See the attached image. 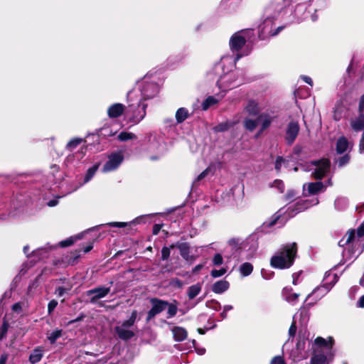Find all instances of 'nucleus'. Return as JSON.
I'll return each instance as SVG.
<instances>
[{"mask_svg":"<svg viewBox=\"0 0 364 364\" xmlns=\"http://www.w3.org/2000/svg\"><path fill=\"white\" fill-rule=\"evenodd\" d=\"M253 270V266L250 262L242 263L239 268V271L242 277L249 276Z\"/></svg>","mask_w":364,"mask_h":364,"instance_id":"33","label":"nucleus"},{"mask_svg":"<svg viewBox=\"0 0 364 364\" xmlns=\"http://www.w3.org/2000/svg\"><path fill=\"white\" fill-rule=\"evenodd\" d=\"M166 308L168 309H167V318H172L176 314L178 308L176 304H169L168 302V305H167Z\"/></svg>","mask_w":364,"mask_h":364,"instance_id":"40","label":"nucleus"},{"mask_svg":"<svg viewBox=\"0 0 364 364\" xmlns=\"http://www.w3.org/2000/svg\"><path fill=\"white\" fill-rule=\"evenodd\" d=\"M364 109V95H363L359 102V110L362 112Z\"/></svg>","mask_w":364,"mask_h":364,"instance_id":"60","label":"nucleus"},{"mask_svg":"<svg viewBox=\"0 0 364 364\" xmlns=\"http://www.w3.org/2000/svg\"><path fill=\"white\" fill-rule=\"evenodd\" d=\"M81 142H82V139H80V138L73 139L68 143L67 148L72 150V149L76 148Z\"/></svg>","mask_w":364,"mask_h":364,"instance_id":"43","label":"nucleus"},{"mask_svg":"<svg viewBox=\"0 0 364 364\" xmlns=\"http://www.w3.org/2000/svg\"><path fill=\"white\" fill-rule=\"evenodd\" d=\"M124 161L122 151L112 152L107 156V161L104 164L102 171L103 173L112 172L117 169Z\"/></svg>","mask_w":364,"mask_h":364,"instance_id":"8","label":"nucleus"},{"mask_svg":"<svg viewBox=\"0 0 364 364\" xmlns=\"http://www.w3.org/2000/svg\"><path fill=\"white\" fill-rule=\"evenodd\" d=\"M8 358V355L6 354H2L0 358V364H6Z\"/></svg>","mask_w":364,"mask_h":364,"instance_id":"63","label":"nucleus"},{"mask_svg":"<svg viewBox=\"0 0 364 364\" xmlns=\"http://www.w3.org/2000/svg\"><path fill=\"white\" fill-rule=\"evenodd\" d=\"M109 291H110L109 287H101L95 288V289L89 290L87 292V294L92 295V296L90 299V302L94 304L98 299L106 296L109 293Z\"/></svg>","mask_w":364,"mask_h":364,"instance_id":"14","label":"nucleus"},{"mask_svg":"<svg viewBox=\"0 0 364 364\" xmlns=\"http://www.w3.org/2000/svg\"><path fill=\"white\" fill-rule=\"evenodd\" d=\"M181 256L187 262H193L195 257L190 255V246L187 242H181L177 245Z\"/></svg>","mask_w":364,"mask_h":364,"instance_id":"18","label":"nucleus"},{"mask_svg":"<svg viewBox=\"0 0 364 364\" xmlns=\"http://www.w3.org/2000/svg\"><path fill=\"white\" fill-rule=\"evenodd\" d=\"M115 331L119 338L122 340L130 339L134 336L133 331L130 330L129 328H125L121 326H116Z\"/></svg>","mask_w":364,"mask_h":364,"instance_id":"20","label":"nucleus"},{"mask_svg":"<svg viewBox=\"0 0 364 364\" xmlns=\"http://www.w3.org/2000/svg\"><path fill=\"white\" fill-rule=\"evenodd\" d=\"M99 168V164H95L90 167L87 171L85 176L84 183H86L90 181L95 174L96 171Z\"/></svg>","mask_w":364,"mask_h":364,"instance_id":"38","label":"nucleus"},{"mask_svg":"<svg viewBox=\"0 0 364 364\" xmlns=\"http://www.w3.org/2000/svg\"><path fill=\"white\" fill-rule=\"evenodd\" d=\"M270 364H287L284 358L281 355L274 356L270 362Z\"/></svg>","mask_w":364,"mask_h":364,"instance_id":"48","label":"nucleus"},{"mask_svg":"<svg viewBox=\"0 0 364 364\" xmlns=\"http://www.w3.org/2000/svg\"><path fill=\"white\" fill-rule=\"evenodd\" d=\"M272 187L277 188L281 193L284 191V185L280 180H275L272 183Z\"/></svg>","mask_w":364,"mask_h":364,"instance_id":"47","label":"nucleus"},{"mask_svg":"<svg viewBox=\"0 0 364 364\" xmlns=\"http://www.w3.org/2000/svg\"><path fill=\"white\" fill-rule=\"evenodd\" d=\"M330 169V161L328 159H321L317 161H311L305 164H300L296 166L294 171H311V175L316 179L322 178Z\"/></svg>","mask_w":364,"mask_h":364,"instance_id":"5","label":"nucleus"},{"mask_svg":"<svg viewBox=\"0 0 364 364\" xmlns=\"http://www.w3.org/2000/svg\"><path fill=\"white\" fill-rule=\"evenodd\" d=\"M150 302L152 305V307L147 314V321L151 320L156 315L164 311L168 305V301H163L156 298L151 299Z\"/></svg>","mask_w":364,"mask_h":364,"instance_id":"12","label":"nucleus"},{"mask_svg":"<svg viewBox=\"0 0 364 364\" xmlns=\"http://www.w3.org/2000/svg\"><path fill=\"white\" fill-rule=\"evenodd\" d=\"M333 340L329 337L326 340L318 337L312 343L314 355L311 357L310 364H328L333 356Z\"/></svg>","mask_w":364,"mask_h":364,"instance_id":"3","label":"nucleus"},{"mask_svg":"<svg viewBox=\"0 0 364 364\" xmlns=\"http://www.w3.org/2000/svg\"><path fill=\"white\" fill-rule=\"evenodd\" d=\"M156 77L146 74L137 82L138 89L141 93V100L128 106V112H133V121L139 122L146 115L147 105L141 100L151 99L157 95L159 87L156 82Z\"/></svg>","mask_w":364,"mask_h":364,"instance_id":"1","label":"nucleus"},{"mask_svg":"<svg viewBox=\"0 0 364 364\" xmlns=\"http://www.w3.org/2000/svg\"><path fill=\"white\" fill-rule=\"evenodd\" d=\"M349 159H350V158H349L348 155H345V156L341 157L338 161V166H343L346 165V164L348 163Z\"/></svg>","mask_w":364,"mask_h":364,"instance_id":"52","label":"nucleus"},{"mask_svg":"<svg viewBox=\"0 0 364 364\" xmlns=\"http://www.w3.org/2000/svg\"><path fill=\"white\" fill-rule=\"evenodd\" d=\"M245 110L250 115H257L259 112V103L255 100H250L245 107Z\"/></svg>","mask_w":364,"mask_h":364,"instance_id":"24","label":"nucleus"},{"mask_svg":"<svg viewBox=\"0 0 364 364\" xmlns=\"http://www.w3.org/2000/svg\"><path fill=\"white\" fill-rule=\"evenodd\" d=\"M43 350L40 348H35L29 356V361L32 364L38 363L43 358Z\"/></svg>","mask_w":364,"mask_h":364,"instance_id":"29","label":"nucleus"},{"mask_svg":"<svg viewBox=\"0 0 364 364\" xmlns=\"http://www.w3.org/2000/svg\"><path fill=\"white\" fill-rule=\"evenodd\" d=\"M301 77L307 84L310 85L311 86L313 85V81L310 77L306 75H302Z\"/></svg>","mask_w":364,"mask_h":364,"instance_id":"59","label":"nucleus"},{"mask_svg":"<svg viewBox=\"0 0 364 364\" xmlns=\"http://www.w3.org/2000/svg\"><path fill=\"white\" fill-rule=\"evenodd\" d=\"M348 148V140L342 136L339 138L336 143V151L338 154H343L345 152Z\"/></svg>","mask_w":364,"mask_h":364,"instance_id":"31","label":"nucleus"},{"mask_svg":"<svg viewBox=\"0 0 364 364\" xmlns=\"http://www.w3.org/2000/svg\"><path fill=\"white\" fill-rule=\"evenodd\" d=\"M273 19L267 18L259 26V35L262 39L267 36H274L278 34L282 29V26H279L275 31L272 30Z\"/></svg>","mask_w":364,"mask_h":364,"instance_id":"11","label":"nucleus"},{"mask_svg":"<svg viewBox=\"0 0 364 364\" xmlns=\"http://www.w3.org/2000/svg\"><path fill=\"white\" fill-rule=\"evenodd\" d=\"M333 284H328L327 282L317 288H316L312 292V295H316L317 297H321L326 294L332 287Z\"/></svg>","mask_w":364,"mask_h":364,"instance_id":"28","label":"nucleus"},{"mask_svg":"<svg viewBox=\"0 0 364 364\" xmlns=\"http://www.w3.org/2000/svg\"><path fill=\"white\" fill-rule=\"evenodd\" d=\"M318 198H313L312 199L300 200L295 204L289 205L287 208L288 218H292L297 213L305 210L306 209L316 205L318 203Z\"/></svg>","mask_w":364,"mask_h":364,"instance_id":"9","label":"nucleus"},{"mask_svg":"<svg viewBox=\"0 0 364 364\" xmlns=\"http://www.w3.org/2000/svg\"><path fill=\"white\" fill-rule=\"evenodd\" d=\"M242 55H237V57L225 55L221 58L218 68L222 69L223 74L220 75L217 84L223 92L235 87L242 82V77L240 72L232 70Z\"/></svg>","mask_w":364,"mask_h":364,"instance_id":"2","label":"nucleus"},{"mask_svg":"<svg viewBox=\"0 0 364 364\" xmlns=\"http://www.w3.org/2000/svg\"><path fill=\"white\" fill-rule=\"evenodd\" d=\"M235 123L231 121H225L218 124L217 126L213 127V130L215 132H223L228 130L234 126Z\"/></svg>","mask_w":364,"mask_h":364,"instance_id":"30","label":"nucleus"},{"mask_svg":"<svg viewBox=\"0 0 364 364\" xmlns=\"http://www.w3.org/2000/svg\"><path fill=\"white\" fill-rule=\"evenodd\" d=\"M299 132V125L297 122H290L287 127L285 139L289 144H291L297 137Z\"/></svg>","mask_w":364,"mask_h":364,"instance_id":"13","label":"nucleus"},{"mask_svg":"<svg viewBox=\"0 0 364 364\" xmlns=\"http://www.w3.org/2000/svg\"><path fill=\"white\" fill-rule=\"evenodd\" d=\"M281 211L282 210H279V211L272 215V217L269 220L265 221L263 225L266 228H270L276 225L282 215Z\"/></svg>","mask_w":364,"mask_h":364,"instance_id":"34","label":"nucleus"},{"mask_svg":"<svg viewBox=\"0 0 364 364\" xmlns=\"http://www.w3.org/2000/svg\"><path fill=\"white\" fill-rule=\"evenodd\" d=\"M296 192L293 190L288 191L287 193L285 196V198L287 200H292L296 197Z\"/></svg>","mask_w":364,"mask_h":364,"instance_id":"55","label":"nucleus"},{"mask_svg":"<svg viewBox=\"0 0 364 364\" xmlns=\"http://www.w3.org/2000/svg\"><path fill=\"white\" fill-rule=\"evenodd\" d=\"M297 253L296 242L283 245L271 258V266L277 269L289 268L294 263Z\"/></svg>","mask_w":364,"mask_h":364,"instance_id":"4","label":"nucleus"},{"mask_svg":"<svg viewBox=\"0 0 364 364\" xmlns=\"http://www.w3.org/2000/svg\"><path fill=\"white\" fill-rule=\"evenodd\" d=\"M173 338L176 341H183L187 337V331L182 327H174L172 329Z\"/></svg>","mask_w":364,"mask_h":364,"instance_id":"25","label":"nucleus"},{"mask_svg":"<svg viewBox=\"0 0 364 364\" xmlns=\"http://www.w3.org/2000/svg\"><path fill=\"white\" fill-rule=\"evenodd\" d=\"M7 331L8 323L4 321L0 328V340H1L6 336Z\"/></svg>","mask_w":364,"mask_h":364,"instance_id":"46","label":"nucleus"},{"mask_svg":"<svg viewBox=\"0 0 364 364\" xmlns=\"http://www.w3.org/2000/svg\"><path fill=\"white\" fill-rule=\"evenodd\" d=\"M326 6V2L323 1H319L314 2V0H311L310 4L308 6V10L306 4H298L294 10L295 16L298 18V20H304L309 17V14H311V19L313 21H315L317 19V16L315 14H311L312 11L314 13L324 8Z\"/></svg>","mask_w":364,"mask_h":364,"instance_id":"6","label":"nucleus"},{"mask_svg":"<svg viewBox=\"0 0 364 364\" xmlns=\"http://www.w3.org/2000/svg\"><path fill=\"white\" fill-rule=\"evenodd\" d=\"M303 189L305 193L307 191L309 195H315L319 192L324 191L326 186L322 182L318 181L304 184Z\"/></svg>","mask_w":364,"mask_h":364,"instance_id":"15","label":"nucleus"},{"mask_svg":"<svg viewBox=\"0 0 364 364\" xmlns=\"http://www.w3.org/2000/svg\"><path fill=\"white\" fill-rule=\"evenodd\" d=\"M227 272V269L225 268H221L220 269H213L210 272V275L214 277H220L224 275Z\"/></svg>","mask_w":364,"mask_h":364,"instance_id":"44","label":"nucleus"},{"mask_svg":"<svg viewBox=\"0 0 364 364\" xmlns=\"http://www.w3.org/2000/svg\"><path fill=\"white\" fill-rule=\"evenodd\" d=\"M136 316H137L136 311H133L132 312V314H131V316L129 317V318L127 321H123L120 326L125 327V328H131L132 326H134V324L136 321Z\"/></svg>","mask_w":364,"mask_h":364,"instance_id":"36","label":"nucleus"},{"mask_svg":"<svg viewBox=\"0 0 364 364\" xmlns=\"http://www.w3.org/2000/svg\"><path fill=\"white\" fill-rule=\"evenodd\" d=\"M170 249L167 247H164L161 250V259L163 260H166L170 256Z\"/></svg>","mask_w":364,"mask_h":364,"instance_id":"49","label":"nucleus"},{"mask_svg":"<svg viewBox=\"0 0 364 364\" xmlns=\"http://www.w3.org/2000/svg\"><path fill=\"white\" fill-rule=\"evenodd\" d=\"M223 262V258L222 255L219 253L215 254L213 258V264L215 266H219L222 264Z\"/></svg>","mask_w":364,"mask_h":364,"instance_id":"45","label":"nucleus"},{"mask_svg":"<svg viewBox=\"0 0 364 364\" xmlns=\"http://www.w3.org/2000/svg\"><path fill=\"white\" fill-rule=\"evenodd\" d=\"M225 96V94L219 93L215 96L208 97L202 103L203 110H207L210 107L218 104Z\"/></svg>","mask_w":364,"mask_h":364,"instance_id":"19","label":"nucleus"},{"mask_svg":"<svg viewBox=\"0 0 364 364\" xmlns=\"http://www.w3.org/2000/svg\"><path fill=\"white\" fill-rule=\"evenodd\" d=\"M57 204H58V200L57 199L50 200H49L48 202V205L50 206V207H54Z\"/></svg>","mask_w":364,"mask_h":364,"instance_id":"64","label":"nucleus"},{"mask_svg":"<svg viewBox=\"0 0 364 364\" xmlns=\"http://www.w3.org/2000/svg\"><path fill=\"white\" fill-rule=\"evenodd\" d=\"M336 275L335 274L328 273V274H326V276L324 277V281L328 282V280H332V281H333V284H334V283H336V281H334L336 279Z\"/></svg>","mask_w":364,"mask_h":364,"instance_id":"56","label":"nucleus"},{"mask_svg":"<svg viewBox=\"0 0 364 364\" xmlns=\"http://www.w3.org/2000/svg\"><path fill=\"white\" fill-rule=\"evenodd\" d=\"M202 289V284L200 283H197L193 284L188 288L187 295L189 299H193L196 296H198Z\"/></svg>","mask_w":364,"mask_h":364,"instance_id":"27","label":"nucleus"},{"mask_svg":"<svg viewBox=\"0 0 364 364\" xmlns=\"http://www.w3.org/2000/svg\"><path fill=\"white\" fill-rule=\"evenodd\" d=\"M80 237H79V236L75 237H70L67 240L61 241L59 243V245L62 247H68V246L71 245L72 244H73L75 240H77V239H80Z\"/></svg>","mask_w":364,"mask_h":364,"instance_id":"42","label":"nucleus"},{"mask_svg":"<svg viewBox=\"0 0 364 364\" xmlns=\"http://www.w3.org/2000/svg\"><path fill=\"white\" fill-rule=\"evenodd\" d=\"M230 287L228 281L222 279L216 282L212 287V291L215 294H222L227 291Z\"/></svg>","mask_w":364,"mask_h":364,"instance_id":"23","label":"nucleus"},{"mask_svg":"<svg viewBox=\"0 0 364 364\" xmlns=\"http://www.w3.org/2000/svg\"><path fill=\"white\" fill-rule=\"evenodd\" d=\"M364 236V223L358 228L355 232V230H348L343 237L339 241L338 244L343 247L350 243L357 242L360 238Z\"/></svg>","mask_w":364,"mask_h":364,"instance_id":"10","label":"nucleus"},{"mask_svg":"<svg viewBox=\"0 0 364 364\" xmlns=\"http://www.w3.org/2000/svg\"><path fill=\"white\" fill-rule=\"evenodd\" d=\"M62 335V330L56 329L51 332L48 336V339L49 340L50 343H54L58 338H59Z\"/></svg>","mask_w":364,"mask_h":364,"instance_id":"39","label":"nucleus"},{"mask_svg":"<svg viewBox=\"0 0 364 364\" xmlns=\"http://www.w3.org/2000/svg\"><path fill=\"white\" fill-rule=\"evenodd\" d=\"M208 171V169H206V170L203 171L202 173H200L196 179L194 181V183H196L197 181H199L203 179L206 176Z\"/></svg>","mask_w":364,"mask_h":364,"instance_id":"57","label":"nucleus"},{"mask_svg":"<svg viewBox=\"0 0 364 364\" xmlns=\"http://www.w3.org/2000/svg\"><path fill=\"white\" fill-rule=\"evenodd\" d=\"M135 138V135L130 132H122L118 135V139L122 141L133 139Z\"/></svg>","mask_w":364,"mask_h":364,"instance_id":"41","label":"nucleus"},{"mask_svg":"<svg viewBox=\"0 0 364 364\" xmlns=\"http://www.w3.org/2000/svg\"><path fill=\"white\" fill-rule=\"evenodd\" d=\"M360 284L361 286L364 287V274H363V277L360 280ZM358 306H359V307H361V308L364 307V295L360 298V299L358 301Z\"/></svg>","mask_w":364,"mask_h":364,"instance_id":"54","label":"nucleus"},{"mask_svg":"<svg viewBox=\"0 0 364 364\" xmlns=\"http://www.w3.org/2000/svg\"><path fill=\"white\" fill-rule=\"evenodd\" d=\"M296 332V326L294 321L292 322L289 329V336L291 338H293Z\"/></svg>","mask_w":364,"mask_h":364,"instance_id":"53","label":"nucleus"},{"mask_svg":"<svg viewBox=\"0 0 364 364\" xmlns=\"http://www.w3.org/2000/svg\"><path fill=\"white\" fill-rule=\"evenodd\" d=\"M299 296V294L292 293L288 288H284L282 291L283 299L291 305H295L297 303Z\"/></svg>","mask_w":364,"mask_h":364,"instance_id":"21","label":"nucleus"},{"mask_svg":"<svg viewBox=\"0 0 364 364\" xmlns=\"http://www.w3.org/2000/svg\"><path fill=\"white\" fill-rule=\"evenodd\" d=\"M188 109L184 107H181L176 112V119L178 123H181L188 118Z\"/></svg>","mask_w":364,"mask_h":364,"instance_id":"32","label":"nucleus"},{"mask_svg":"<svg viewBox=\"0 0 364 364\" xmlns=\"http://www.w3.org/2000/svg\"><path fill=\"white\" fill-rule=\"evenodd\" d=\"M144 216H139L136 218L134 220L130 221L129 223L125 222H112L107 224V225L110 227H116V228H125L127 226L134 225L136 224H139L143 222Z\"/></svg>","mask_w":364,"mask_h":364,"instance_id":"22","label":"nucleus"},{"mask_svg":"<svg viewBox=\"0 0 364 364\" xmlns=\"http://www.w3.org/2000/svg\"><path fill=\"white\" fill-rule=\"evenodd\" d=\"M93 247V243L92 242H90L89 245H87L84 249H83V252L85 253H87L89 252Z\"/></svg>","mask_w":364,"mask_h":364,"instance_id":"61","label":"nucleus"},{"mask_svg":"<svg viewBox=\"0 0 364 364\" xmlns=\"http://www.w3.org/2000/svg\"><path fill=\"white\" fill-rule=\"evenodd\" d=\"M273 119L274 117L267 112H263L257 117L258 124H261V127L259 133L257 134V136H259L271 125Z\"/></svg>","mask_w":364,"mask_h":364,"instance_id":"16","label":"nucleus"},{"mask_svg":"<svg viewBox=\"0 0 364 364\" xmlns=\"http://www.w3.org/2000/svg\"><path fill=\"white\" fill-rule=\"evenodd\" d=\"M350 126L355 132H359L364 128V115L360 114L356 119H352Z\"/></svg>","mask_w":364,"mask_h":364,"instance_id":"26","label":"nucleus"},{"mask_svg":"<svg viewBox=\"0 0 364 364\" xmlns=\"http://www.w3.org/2000/svg\"><path fill=\"white\" fill-rule=\"evenodd\" d=\"M348 205V199L344 197L337 198L335 200V207L338 210H344Z\"/></svg>","mask_w":364,"mask_h":364,"instance_id":"37","label":"nucleus"},{"mask_svg":"<svg viewBox=\"0 0 364 364\" xmlns=\"http://www.w3.org/2000/svg\"><path fill=\"white\" fill-rule=\"evenodd\" d=\"M203 264H202L196 265L193 269V273H194V274L198 273L200 270H201L203 269Z\"/></svg>","mask_w":364,"mask_h":364,"instance_id":"62","label":"nucleus"},{"mask_svg":"<svg viewBox=\"0 0 364 364\" xmlns=\"http://www.w3.org/2000/svg\"><path fill=\"white\" fill-rule=\"evenodd\" d=\"M57 305H58V301L54 299L51 300L48 303V311L49 314H50L52 313V311L56 308Z\"/></svg>","mask_w":364,"mask_h":364,"instance_id":"51","label":"nucleus"},{"mask_svg":"<svg viewBox=\"0 0 364 364\" xmlns=\"http://www.w3.org/2000/svg\"><path fill=\"white\" fill-rule=\"evenodd\" d=\"M257 124H258L257 119H250V118H246L244 120V127H245L246 129H247L250 132H252L253 130H255V128L257 127Z\"/></svg>","mask_w":364,"mask_h":364,"instance_id":"35","label":"nucleus"},{"mask_svg":"<svg viewBox=\"0 0 364 364\" xmlns=\"http://www.w3.org/2000/svg\"><path fill=\"white\" fill-rule=\"evenodd\" d=\"M161 228H162V225H160V224L154 225L153 227V234L155 235H158L159 232H160Z\"/></svg>","mask_w":364,"mask_h":364,"instance_id":"58","label":"nucleus"},{"mask_svg":"<svg viewBox=\"0 0 364 364\" xmlns=\"http://www.w3.org/2000/svg\"><path fill=\"white\" fill-rule=\"evenodd\" d=\"M284 163L285 160L282 157L278 156L275 161V169L279 171L281 169L282 164Z\"/></svg>","mask_w":364,"mask_h":364,"instance_id":"50","label":"nucleus"},{"mask_svg":"<svg viewBox=\"0 0 364 364\" xmlns=\"http://www.w3.org/2000/svg\"><path fill=\"white\" fill-rule=\"evenodd\" d=\"M250 32V31L249 30H241L235 32L230 37L229 45L231 51L235 54L234 57H237V55H241L240 51L245 46ZM242 56L243 54H242Z\"/></svg>","mask_w":364,"mask_h":364,"instance_id":"7","label":"nucleus"},{"mask_svg":"<svg viewBox=\"0 0 364 364\" xmlns=\"http://www.w3.org/2000/svg\"><path fill=\"white\" fill-rule=\"evenodd\" d=\"M125 107L121 103H114L107 109V114L110 118L120 117L124 112Z\"/></svg>","mask_w":364,"mask_h":364,"instance_id":"17","label":"nucleus"}]
</instances>
